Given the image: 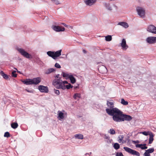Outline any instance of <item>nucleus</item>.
<instances>
[{
	"label": "nucleus",
	"instance_id": "58836bf2",
	"mask_svg": "<svg viewBox=\"0 0 156 156\" xmlns=\"http://www.w3.org/2000/svg\"><path fill=\"white\" fill-rule=\"evenodd\" d=\"M55 67L58 68H61V66L58 63H56L55 65Z\"/></svg>",
	"mask_w": 156,
	"mask_h": 156
},
{
	"label": "nucleus",
	"instance_id": "de8ad7c7",
	"mask_svg": "<svg viewBox=\"0 0 156 156\" xmlns=\"http://www.w3.org/2000/svg\"><path fill=\"white\" fill-rule=\"evenodd\" d=\"M83 51L84 53H87L86 51L85 50H83Z\"/></svg>",
	"mask_w": 156,
	"mask_h": 156
},
{
	"label": "nucleus",
	"instance_id": "c756f323",
	"mask_svg": "<svg viewBox=\"0 0 156 156\" xmlns=\"http://www.w3.org/2000/svg\"><path fill=\"white\" fill-rule=\"evenodd\" d=\"M124 136L123 135H120L118 137V141L119 143L122 141L124 138Z\"/></svg>",
	"mask_w": 156,
	"mask_h": 156
},
{
	"label": "nucleus",
	"instance_id": "09e8293b",
	"mask_svg": "<svg viewBox=\"0 0 156 156\" xmlns=\"http://www.w3.org/2000/svg\"><path fill=\"white\" fill-rule=\"evenodd\" d=\"M59 74H58V75H56V77L57 78H58L59 77Z\"/></svg>",
	"mask_w": 156,
	"mask_h": 156
},
{
	"label": "nucleus",
	"instance_id": "c9c22d12",
	"mask_svg": "<svg viewBox=\"0 0 156 156\" xmlns=\"http://www.w3.org/2000/svg\"><path fill=\"white\" fill-rule=\"evenodd\" d=\"M16 71H13L12 72V76L14 77H16L17 76V74L16 73Z\"/></svg>",
	"mask_w": 156,
	"mask_h": 156
},
{
	"label": "nucleus",
	"instance_id": "7ed1b4c3",
	"mask_svg": "<svg viewBox=\"0 0 156 156\" xmlns=\"http://www.w3.org/2000/svg\"><path fill=\"white\" fill-rule=\"evenodd\" d=\"M41 81V78L39 77L34 78L33 79H27L22 81V82L27 85H37Z\"/></svg>",
	"mask_w": 156,
	"mask_h": 156
},
{
	"label": "nucleus",
	"instance_id": "aec40b11",
	"mask_svg": "<svg viewBox=\"0 0 156 156\" xmlns=\"http://www.w3.org/2000/svg\"><path fill=\"white\" fill-rule=\"evenodd\" d=\"M69 79L70 80L71 83L73 84L75 83L76 82L75 79L72 75H69Z\"/></svg>",
	"mask_w": 156,
	"mask_h": 156
},
{
	"label": "nucleus",
	"instance_id": "ddd939ff",
	"mask_svg": "<svg viewBox=\"0 0 156 156\" xmlns=\"http://www.w3.org/2000/svg\"><path fill=\"white\" fill-rule=\"evenodd\" d=\"M66 113H63L60 111H58V118H59L60 119H63L65 117V115L66 116Z\"/></svg>",
	"mask_w": 156,
	"mask_h": 156
},
{
	"label": "nucleus",
	"instance_id": "dca6fc26",
	"mask_svg": "<svg viewBox=\"0 0 156 156\" xmlns=\"http://www.w3.org/2000/svg\"><path fill=\"white\" fill-rule=\"evenodd\" d=\"M146 144H137L135 145L136 147L140 148L142 150H144L147 149V147L146 146Z\"/></svg>",
	"mask_w": 156,
	"mask_h": 156
},
{
	"label": "nucleus",
	"instance_id": "864d4df0",
	"mask_svg": "<svg viewBox=\"0 0 156 156\" xmlns=\"http://www.w3.org/2000/svg\"><path fill=\"white\" fill-rule=\"evenodd\" d=\"M27 91H28V92H29V91L27 90Z\"/></svg>",
	"mask_w": 156,
	"mask_h": 156
},
{
	"label": "nucleus",
	"instance_id": "6e6552de",
	"mask_svg": "<svg viewBox=\"0 0 156 156\" xmlns=\"http://www.w3.org/2000/svg\"><path fill=\"white\" fill-rule=\"evenodd\" d=\"M147 43L149 44H154L156 43V37H149L146 39Z\"/></svg>",
	"mask_w": 156,
	"mask_h": 156
},
{
	"label": "nucleus",
	"instance_id": "2eb2a0df",
	"mask_svg": "<svg viewBox=\"0 0 156 156\" xmlns=\"http://www.w3.org/2000/svg\"><path fill=\"white\" fill-rule=\"evenodd\" d=\"M96 1V0H85L84 2L87 5H91L95 3Z\"/></svg>",
	"mask_w": 156,
	"mask_h": 156
},
{
	"label": "nucleus",
	"instance_id": "e433bc0d",
	"mask_svg": "<svg viewBox=\"0 0 156 156\" xmlns=\"http://www.w3.org/2000/svg\"><path fill=\"white\" fill-rule=\"evenodd\" d=\"M144 156H150V153L146 150L145 151V152L144 153Z\"/></svg>",
	"mask_w": 156,
	"mask_h": 156
},
{
	"label": "nucleus",
	"instance_id": "72a5a7b5",
	"mask_svg": "<svg viewBox=\"0 0 156 156\" xmlns=\"http://www.w3.org/2000/svg\"><path fill=\"white\" fill-rule=\"evenodd\" d=\"M81 97V94L78 93H76L74 95L73 98H80Z\"/></svg>",
	"mask_w": 156,
	"mask_h": 156
},
{
	"label": "nucleus",
	"instance_id": "0eeeda50",
	"mask_svg": "<svg viewBox=\"0 0 156 156\" xmlns=\"http://www.w3.org/2000/svg\"><path fill=\"white\" fill-rule=\"evenodd\" d=\"M18 51L22 55L27 58H30V57L31 56L30 54H29V53L25 51L23 49H18Z\"/></svg>",
	"mask_w": 156,
	"mask_h": 156
},
{
	"label": "nucleus",
	"instance_id": "37998d69",
	"mask_svg": "<svg viewBox=\"0 0 156 156\" xmlns=\"http://www.w3.org/2000/svg\"><path fill=\"white\" fill-rule=\"evenodd\" d=\"M132 142L134 144H136V143H139V140H136V141H134L133 140Z\"/></svg>",
	"mask_w": 156,
	"mask_h": 156
},
{
	"label": "nucleus",
	"instance_id": "a878e982",
	"mask_svg": "<svg viewBox=\"0 0 156 156\" xmlns=\"http://www.w3.org/2000/svg\"><path fill=\"white\" fill-rule=\"evenodd\" d=\"M113 147L115 149L118 150L120 148V145L118 143H116L114 144Z\"/></svg>",
	"mask_w": 156,
	"mask_h": 156
},
{
	"label": "nucleus",
	"instance_id": "2f4dec72",
	"mask_svg": "<svg viewBox=\"0 0 156 156\" xmlns=\"http://www.w3.org/2000/svg\"><path fill=\"white\" fill-rule=\"evenodd\" d=\"M73 87V86L70 83H69L68 85H66V89H69L71 88H72Z\"/></svg>",
	"mask_w": 156,
	"mask_h": 156
},
{
	"label": "nucleus",
	"instance_id": "603ef678",
	"mask_svg": "<svg viewBox=\"0 0 156 156\" xmlns=\"http://www.w3.org/2000/svg\"><path fill=\"white\" fill-rule=\"evenodd\" d=\"M17 72H18V73H20V72H19V71H17Z\"/></svg>",
	"mask_w": 156,
	"mask_h": 156
},
{
	"label": "nucleus",
	"instance_id": "a211bd4d",
	"mask_svg": "<svg viewBox=\"0 0 156 156\" xmlns=\"http://www.w3.org/2000/svg\"><path fill=\"white\" fill-rule=\"evenodd\" d=\"M107 105L110 108V109H112L114 107L113 103L112 101H107Z\"/></svg>",
	"mask_w": 156,
	"mask_h": 156
},
{
	"label": "nucleus",
	"instance_id": "a19ab883",
	"mask_svg": "<svg viewBox=\"0 0 156 156\" xmlns=\"http://www.w3.org/2000/svg\"><path fill=\"white\" fill-rule=\"evenodd\" d=\"M54 92L55 93V94L58 95L60 94V92L59 90H54Z\"/></svg>",
	"mask_w": 156,
	"mask_h": 156
},
{
	"label": "nucleus",
	"instance_id": "1a4fd4ad",
	"mask_svg": "<svg viewBox=\"0 0 156 156\" xmlns=\"http://www.w3.org/2000/svg\"><path fill=\"white\" fill-rule=\"evenodd\" d=\"M147 30L149 32L156 34V27L153 25H149L147 28Z\"/></svg>",
	"mask_w": 156,
	"mask_h": 156
},
{
	"label": "nucleus",
	"instance_id": "473e14b6",
	"mask_svg": "<svg viewBox=\"0 0 156 156\" xmlns=\"http://www.w3.org/2000/svg\"><path fill=\"white\" fill-rule=\"evenodd\" d=\"M149 153H151L153 152L154 151V149L153 148H150L149 149L147 150Z\"/></svg>",
	"mask_w": 156,
	"mask_h": 156
},
{
	"label": "nucleus",
	"instance_id": "7c9ffc66",
	"mask_svg": "<svg viewBox=\"0 0 156 156\" xmlns=\"http://www.w3.org/2000/svg\"><path fill=\"white\" fill-rule=\"evenodd\" d=\"M112 39V37L111 35H108L105 37V40L107 41H110Z\"/></svg>",
	"mask_w": 156,
	"mask_h": 156
},
{
	"label": "nucleus",
	"instance_id": "c85d7f7f",
	"mask_svg": "<svg viewBox=\"0 0 156 156\" xmlns=\"http://www.w3.org/2000/svg\"><path fill=\"white\" fill-rule=\"evenodd\" d=\"M108 133L112 135H113L115 134V131L113 129H110L108 131Z\"/></svg>",
	"mask_w": 156,
	"mask_h": 156
},
{
	"label": "nucleus",
	"instance_id": "9d476101",
	"mask_svg": "<svg viewBox=\"0 0 156 156\" xmlns=\"http://www.w3.org/2000/svg\"><path fill=\"white\" fill-rule=\"evenodd\" d=\"M52 28L56 32L63 31L65 30L64 27L58 26H53Z\"/></svg>",
	"mask_w": 156,
	"mask_h": 156
},
{
	"label": "nucleus",
	"instance_id": "f257e3e1",
	"mask_svg": "<svg viewBox=\"0 0 156 156\" xmlns=\"http://www.w3.org/2000/svg\"><path fill=\"white\" fill-rule=\"evenodd\" d=\"M106 112L109 115L112 116L113 120L116 122H122V112L119 109L115 108L112 109L106 108Z\"/></svg>",
	"mask_w": 156,
	"mask_h": 156
},
{
	"label": "nucleus",
	"instance_id": "c03bdc74",
	"mask_svg": "<svg viewBox=\"0 0 156 156\" xmlns=\"http://www.w3.org/2000/svg\"><path fill=\"white\" fill-rule=\"evenodd\" d=\"M105 139H109L110 138V137L108 136H106V135H105Z\"/></svg>",
	"mask_w": 156,
	"mask_h": 156
},
{
	"label": "nucleus",
	"instance_id": "6ab92c4d",
	"mask_svg": "<svg viewBox=\"0 0 156 156\" xmlns=\"http://www.w3.org/2000/svg\"><path fill=\"white\" fill-rule=\"evenodd\" d=\"M118 24L126 28H128L129 27L128 23L125 22H119L118 23Z\"/></svg>",
	"mask_w": 156,
	"mask_h": 156
},
{
	"label": "nucleus",
	"instance_id": "ea45409f",
	"mask_svg": "<svg viewBox=\"0 0 156 156\" xmlns=\"http://www.w3.org/2000/svg\"><path fill=\"white\" fill-rule=\"evenodd\" d=\"M53 2H54L56 5H58L59 4V2L58 0H51Z\"/></svg>",
	"mask_w": 156,
	"mask_h": 156
},
{
	"label": "nucleus",
	"instance_id": "f704fd0d",
	"mask_svg": "<svg viewBox=\"0 0 156 156\" xmlns=\"http://www.w3.org/2000/svg\"><path fill=\"white\" fill-rule=\"evenodd\" d=\"M10 135L9 133L8 132H5L4 133V136L5 137H10Z\"/></svg>",
	"mask_w": 156,
	"mask_h": 156
},
{
	"label": "nucleus",
	"instance_id": "5701e85b",
	"mask_svg": "<svg viewBox=\"0 0 156 156\" xmlns=\"http://www.w3.org/2000/svg\"><path fill=\"white\" fill-rule=\"evenodd\" d=\"M11 127L14 129L16 128L18 126V124L16 122H13L11 124Z\"/></svg>",
	"mask_w": 156,
	"mask_h": 156
},
{
	"label": "nucleus",
	"instance_id": "423d86ee",
	"mask_svg": "<svg viewBox=\"0 0 156 156\" xmlns=\"http://www.w3.org/2000/svg\"><path fill=\"white\" fill-rule=\"evenodd\" d=\"M136 11L139 16L143 18L145 16V10L142 8L137 7L136 8Z\"/></svg>",
	"mask_w": 156,
	"mask_h": 156
},
{
	"label": "nucleus",
	"instance_id": "4be33fe9",
	"mask_svg": "<svg viewBox=\"0 0 156 156\" xmlns=\"http://www.w3.org/2000/svg\"><path fill=\"white\" fill-rule=\"evenodd\" d=\"M75 137L76 138L83 139V135L80 134H77L75 135Z\"/></svg>",
	"mask_w": 156,
	"mask_h": 156
},
{
	"label": "nucleus",
	"instance_id": "f8f14e48",
	"mask_svg": "<svg viewBox=\"0 0 156 156\" xmlns=\"http://www.w3.org/2000/svg\"><path fill=\"white\" fill-rule=\"evenodd\" d=\"M122 119H123L122 122L124 121L125 120L130 121L132 120V117L130 115L122 113Z\"/></svg>",
	"mask_w": 156,
	"mask_h": 156
},
{
	"label": "nucleus",
	"instance_id": "39448f33",
	"mask_svg": "<svg viewBox=\"0 0 156 156\" xmlns=\"http://www.w3.org/2000/svg\"><path fill=\"white\" fill-rule=\"evenodd\" d=\"M123 149L126 152L132 155L136 156H140V155L138 152L127 147H124Z\"/></svg>",
	"mask_w": 156,
	"mask_h": 156
},
{
	"label": "nucleus",
	"instance_id": "393cba45",
	"mask_svg": "<svg viewBox=\"0 0 156 156\" xmlns=\"http://www.w3.org/2000/svg\"><path fill=\"white\" fill-rule=\"evenodd\" d=\"M150 133H152V132H150L149 131H148L147 132L144 131L142 132H140V133L142 134L143 135L147 136L148 135H150Z\"/></svg>",
	"mask_w": 156,
	"mask_h": 156
},
{
	"label": "nucleus",
	"instance_id": "bb28decb",
	"mask_svg": "<svg viewBox=\"0 0 156 156\" xmlns=\"http://www.w3.org/2000/svg\"><path fill=\"white\" fill-rule=\"evenodd\" d=\"M62 75L63 77H66V79H69V75L67 73L62 72Z\"/></svg>",
	"mask_w": 156,
	"mask_h": 156
},
{
	"label": "nucleus",
	"instance_id": "f3484780",
	"mask_svg": "<svg viewBox=\"0 0 156 156\" xmlns=\"http://www.w3.org/2000/svg\"><path fill=\"white\" fill-rule=\"evenodd\" d=\"M154 135L152 133H150V134L149 135V144H151L154 140Z\"/></svg>",
	"mask_w": 156,
	"mask_h": 156
},
{
	"label": "nucleus",
	"instance_id": "79ce46f5",
	"mask_svg": "<svg viewBox=\"0 0 156 156\" xmlns=\"http://www.w3.org/2000/svg\"><path fill=\"white\" fill-rule=\"evenodd\" d=\"M109 4H106V8L108 9V10H112V9H111V7H108V6H109Z\"/></svg>",
	"mask_w": 156,
	"mask_h": 156
},
{
	"label": "nucleus",
	"instance_id": "3c124183",
	"mask_svg": "<svg viewBox=\"0 0 156 156\" xmlns=\"http://www.w3.org/2000/svg\"><path fill=\"white\" fill-rule=\"evenodd\" d=\"M70 27L71 28V29H72L73 28V27Z\"/></svg>",
	"mask_w": 156,
	"mask_h": 156
},
{
	"label": "nucleus",
	"instance_id": "cd10ccee",
	"mask_svg": "<svg viewBox=\"0 0 156 156\" xmlns=\"http://www.w3.org/2000/svg\"><path fill=\"white\" fill-rule=\"evenodd\" d=\"M55 71V70L53 68H50L48 69V70L46 72V73L47 74H49L51 72H52Z\"/></svg>",
	"mask_w": 156,
	"mask_h": 156
},
{
	"label": "nucleus",
	"instance_id": "b1692460",
	"mask_svg": "<svg viewBox=\"0 0 156 156\" xmlns=\"http://www.w3.org/2000/svg\"><path fill=\"white\" fill-rule=\"evenodd\" d=\"M121 103L123 105H128V102L127 101H126L125 100L122 98L121 99Z\"/></svg>",
	"mask_w": 156,
	"mask_h": 156
},
{
	"label": "nucleus",
	"instance_id": "4468645a",
	"mask_svg": "<svg viewBox=\"0 0 156 156\" xmlns=\"http://www.w3.org/2000/svg\"><path fill=\"white\" fill-rule=\"evenodd\" d=\"M121 46L123 49L126 50L128 48V46L126 44V42L125 39H122L121 43Z\"/></svg>",
	"mask_w": 156,
	"mask_h": 156
},
{
	"label": "nucleus",
	"instance_id": "8fccbe9b",
	"mask_svg": "<svg viewBox=\"0 0 156 156\" xmlns=\"http://www.w3.org/2000/svg\"><path fill=\"white\" fill-rule=\"evenodd\" d=\"M62 112H63V113H66L65 112V111L64 110H63L62 111Z\"/></svg>",
	"mask_w": 156,
	"mask_h": 156
},
{
	"label": "nucleus",
	"instance_id": "49530a36",
	"mask_svg": "<svg viewBox=\"0 0 156 156\" xmlns=\"http://www.w3.org/2000/svg\"><path fill=\"white\" fill-rule=\"evenodd\" d=\"M62 24L66 27H67L68 26L65 23H62Z\"/></svg>",
	"mask_w": 156,
	"mask_h": 156
},
{
	"label": "nucleus",
	"instance_id": "a18cd8bd",
	"mask_svg": "<svg viewBox=\"0 0 156 156\" xmlns=\"http://www.w3.org/2000/svg\"><path fill=\"white\" fill-rule=\"evenodd\" d=\"M91 153H92L91 152H90V153H86L85 154V155H89V156H90V154H91Z\"/></svg>",
	"mask_w": 156,
	"mask_h": 156
},
{
	"label": "nucleus",
	"instance_id": "9b49d317",
	"mask_svg": "<svg viewBox=\"0 0 156 156\" xmlns=\"http://www.w3.org/2000/svg\"><path fill=\"white\" fill-rule=\"evenodd\" d=\"M38 89L42 92L48 93V91L47 87L44 86L43 85H40L38 86Z\"/></svg>",
	"mask_w": 156,
	"mask_h": 156
},
{
	"label": "nucleus",
	"instance_id": "4c0bfd02",
	"mask_svg": "<svg viewBox=\"0 0 156 156\" xmlns=\"http://www.w3.org/2000/svg\"><path fill=\"white\" fill-rule=\"evenodd\" d=\"M116 156H124L123 155V154L122 152H117L116 153Z\"/></svg>",
	"mask_w": 156,
	"mask_h": 156
},
{
	"label": "nucleus",
	"instance_id": "f03ea898",
	"mask_svg": "<svg viewBox=\"0 0 156 156\" xmlns=\"http://www.w3.org/2000/svg\"><path fill=\"white\" fill-rule=\"evenodd\" d=\"M68 83L66 81H62L60 79H56L54 80L53 82V85L56 87L57 88L62 89L63 90L66 89L65 84Z\"/></svg>",
	"mask_w": 156,
	"mask_h": 156
},
{
	"label": "nucleus",
	"instance_id": "412c9836",
	"mask_svg": "<svg viewBox=\"0 0 156 156\" xmlns=\"http://www.w3.org/2000/svg\"><path fill=\"white\" fill-rule=\"evenodd\" d=\"M0 73L1 75L3 76L4 79L7 80L9 78L8 76L5 74L3 71H1Z\"/></svg>",
	"mask_w": 156,
	"mask_h": 156
},
{
	"label": "nucleus",
	"instance_id": "20e7f679",
	"mask_svg": "<svg viewBox=\"0 0 156 156\" xmlns=\"http://www.w3.org/2000/svg\"><path fill=\"white\" fill-rule=\"evenodd\" d=\"M61 50L58 51L56 52L48 51L47 52V55L53 59H55L57 57L61 55Z\"/></svg>",
	"mask_w": 156,
	"mask_h": 156
}]
</instances>
